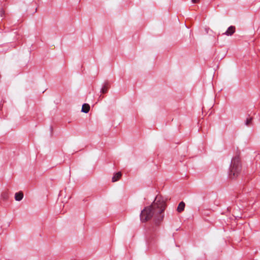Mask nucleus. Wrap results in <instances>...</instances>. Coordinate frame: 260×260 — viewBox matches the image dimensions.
Masks as SVG:
<instances>
[{
	"instance_id": "f257e3e1",
	"label": "nucleus",
	"mask_w": 260,
	"mask_h": 260,
	"mask_svg": "<svg viewBox=\"0 0 260 260\" xmlns=\"http://www.w3.org/2000/svg\"><path fill=\"white\" fill-rule=\"evenodd\" d=\"M166 203L161 196H157L152 204L145 207L140 214L142 222H146L154 217L155 224L158 225L163 220L164 212L166 208Z\"/></svg>"
},
{
	"instance_id": "f03ea898",
	"label": "nucleus",
	"mask_w": 260,
	"mask_h": 260,
	"mask_svg": "<svg viewBox=\"0 0 260 260\" xmlns=\"http://www.w3.org/2000/svg\"><path fill=\"white\" fill-rule=\"evenodd\" d=\"M241 164L239 156L234 157L231 161L230 168L229 176L231 178L237 177L241 171Z\"/></svg>"
},
{
	"instance_id": "7ed1b4c3",
	"label": "nucleus",
	"mask_w": 260,
	"mask_h": 260,
	"mask_svg": "<svg viewBox=\"0 0 260 260\" xmlns=\"http://www.w3.org/2000/svg\"><path fill=\"white\" fill-rule=\"evenodd\" d=\"M235 32V27L234 26H230L226 31L223 34L226 36H231Z\"/></svg>"
},
{
	"instance_id": "20e7f679",
	"label": "nucleus",
	"mask_w": 260,
	"mask_h": 260,
	"mask_svg": "<svg viewBox=\"0 0 260 260\" xmlns=\"http://www.w3.org/2000/svg\"><path fill=\"white\" fill-rule=\"evenodd\" d=\"M156 229L153 228L152 229L150 230L149 232V238L151 239H154L156 238L157 235L156 234Z\"/></svg>"
},
{
	"instance_id": "39448f33",
	"label": "nucleus",
	"mask_w": 260,
	"mask_h": 260,
	"mask_svg": "<svg viewBox=\"0 0 260 260\" xmlns=\"http://www.w3.org/2000/svg\"><path fill=\"white\" fill-rule=\"evenodd\" d=\"M121 176H122V174L120 172H118L115 173L113 177H112V181L113 182H115L118 181L120 178Z\"/></svg>"
},
{
	"instance_id": "423d86ee",
	"label": "nucleus",
	"mask_w": 260,
	"mask_h": 260,
	"mask_svg": "<svg viewBox=\"0 0 260 260\" xmlns=\"http://www.w3.org/2000/svg\"><path fill=\"white\" fill-rule=\"evenodd\" d=\"M23 198V193L22 191L16 192L15 194V199L17 201H20L22 200Z\"/></svg>"
},
{
	"instance_id": "0eeeda50",
	"label": "nucleus",
	"mask_w": 260,
	"mask_h": 260,
	"mask_svg": "<svg viewBox=\"0 0 260 260\" xmlns=\"http://www.w3.org/2000/svg\"><path fill=\"white\" fill-rule=\"evenodd\" d=\"M109 87H110V85H109V83H108V82L105 83L104 84V85H103V86L102 87V88L101 90V92L102 93H107Z\"/></svg>"
},
{
	"instance_id": "6e6552de",
	"label": "nucleus",
	"mask_w": 260,
	"mask_h": 260,
	"mask_svg": "<svg viewBox=\"0 0 260 260\" xmlns=\"http://www.w3.org/2000/svg\"><path fill=\"white\" fill-rule=\"evenodd\" d=\"M185 204L183 202H181L177 207V210L178 212H182L184 210Z\"/></svg>"
},
{
	"instance_id": "1a4fd4ad",
	"label": "nucleus",
	"mask_w": 260,
	"mask_h": 260,
	"mask_svg": "<svg viewBox=\"0 0 260 260\" xmlns=\"http://www.w3.org/2000/svg\"><path fill=\"white\" fill-rule=\"evenodd\" d=\"M90 110V106L88 104H84L82 105L81 111L87 113Z\"/></svg>"
},
{
	"instance_id": "9d476101",
	"label": "nucleus",
	"mask_w": 260,
	"mask_h": 260,
	"mask_svg": "<svg viewBox=\"0 0 260 260\" xmlns=\"http://www.w3.org/2000/svg\"><path fill=\"white\" fill-rule=\"evenodd\" d=\"M252 118L249 117L246 119L245 124L247 126H250L252 124Z\"/></svg>"
},
{
	"instance_id": "9b49d317",
	"label": "nucleus",
	"mask_w": 260,
	"mask_h": 260,
	"mask_svg": "<svg viewBox=\"0 0 260 260\" xmlns=\"http://www.w3.org/2000/svg\"><path fill=\"white\" fill-rule=\"evenodd\" d=\"M2 196L3 197V198L5 199V200H6L8 199V195L7 193H4L3 194H2Z\"/></svg>"
},
{
	"instance_id": "f8f14e48",
	"label": "nucleus",
	"mask_w": 260,
	"mask_h": 260,
	"mask_svg": "<svg viewBox=\"0 0 260 260\" xmlns=\"http://www.w3.org/2000/svg\"><path fill=\"white\" fill-rule=\"evenodd\" d=\"M191 2L193 3H197L199 2L198 0H191Z\"/></svg>"
}]
</instances>
